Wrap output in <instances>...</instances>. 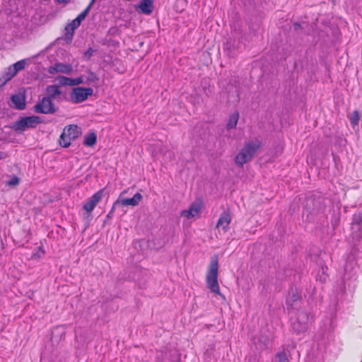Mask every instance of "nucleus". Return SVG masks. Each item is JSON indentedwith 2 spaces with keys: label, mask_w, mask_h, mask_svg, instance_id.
I'll list each match as a JSON object with an SVG mask.
<instances>
[{
  "label": "nucleus",
  "mask_w": 362,
  "mask_h": 362,
  "mask_svg": "<svg viewBox=\"0 0 362 362\" xmlns=\"http://www.w3.org/2000/svg\"><path fill=\"white\" fill-rule=\"evenodd\" d=\"M286 303L293 331L297 334L307 332L314 320L310 313L302 308L301 296H287Z\"/></svg>",
  "instance_id": "1"
},
{
  "label": "nucleus",
  "mask_w": 362,
  "mask_h": 362,
  "mask_svg": "<svg viewBox=\"0 0 362 362\" xmlns=\"http://www.w3.org/2000/svg\"><path fill=\"white\" fill-rule=\"evenodd\" d=\"M260 146L261 142L257 139L246 143L235 158L236 165L243 167L245 163L250 162Z\"/></svg>",
  "instance_id": "2"
},
{
  "label": "nucleus",
  "mask_w": 362,
  "mask_h": 362,
  "mask_svg": "<svg viewBox=\"0 0 362 362\" xmlns=\"http://www.w3.org/2000/svg\"><path fill=\"white\" fill-rule=\"evenodd\" d=\"M358 270L357 263L355 260H350L346 263L344 271V280L343 287L341 288L342 293H352L354 292L356 287L355 281L356 279V274Z\"/></svg>",
  "instance_id": "3"
},
{
  "label": "nucleus",
  "mask_w": 362,
  "mask_h": 362,
  "mask_svg": "<svg viewBox=\"0 0 362 362\" xmlns=\"http://www.w3.org/2000/svg\"><path fill=\"white\" fill-rule=\"evenodd\" d=\"M218 259L217 256L211 257L206 274L207 287L214 294H221L218 283Z\"/></svg>",
  "instance_id": "4"
},
{
  "label": "nucleus",
  "mask_w": 362,
  "mask_h": 362,
  "mask_svg": "<svg viewBox=\"0 0 362 362\" xmlns=\"http://www.w3.org/2000/svg\"><path fill=\"white\" fill-rule=\"evenodd\" d=\"M81 134L80 128L75 124H71L64 127L60 136L59 144L67 148L71 145L72 141L75 140Z\"/></svg>",
  "instance_id": "5"
},
{
  "label": "nucleus",
  "mask_w": 362,
  "mask_h": 362,
  "mask_svg": "<svg viewBox=\"0 0 362 362\" xmlns=\"http://www.w3.org/2000/svg\"><path fill=\"white\" fill-rule=\"evenodd\" d=\"M42 122V121L38 116L23 117L13 124V128L16 132H23L28 129L35 128L37 124Z\"/></svg>",
  "instance_id": "6"
},
{
  "label": "nucleus",
  "mask_w": 362,
  "mask_h": 362,
  "mask_svg": "<svg viewBox=\"0 0 362 362\" xmlns=\"http://www.w3.org/2000/svg\"><path fill=\"white\" fill-rule=\"evenodd\" d=\"M124 192H122L119 198L114 202L108 216L113 213L115 209L119 206H137L142 199V196L139 192L136 193L132 198H122V196Z\"/></svg>",
  "instance_id": "7"
},
{
  "label": "nucleus",
  "mask_w": 362,
  "mask_h": 362,
  "mask_svg": "<svg viewBox=\"0 0 362 362\" xmlns=\"http://www.w3.org/2000/svg\"><path fill=\"white\" fill-rule=\"evenodd\" d=\"M33 110L36 113L53 114L57 111L53 102L47 97H43L34 105Z\"/></svg>",
  "instance_id": "8"
},
{
  "label": "nucleus",
  "mask_w": 362,
  "mask_h": 362,
  "mask_svg": "<svg viewBox=\"0 0 362 362\" xmlns=\"http://www.w3.org/2000/svg\"><path fill=\"white\" fill-rule=\"evenodd\" d=\"M93 94V89L91 88L77 87L71 90L70 99L74 103H79L85 101L88 96H91Z\"/></svg>",
  "instance_id": "9"
},
{
  "label": "nucleus",
  "mask_w": 362,
  "mask_h": 362,
  "mask_svg": "<svg viewBox=\"0 0 362 362\" xmlns=\"http://www.w3.org/2000/svg\"><path fill=\"white\" fill-rule=\"evenodd\" d=\"M103 189H100L93 194L89 199L83 204V209L88 214L91 213L98 203L103 197Z\"/></svg>",
  "instance_id": "10"
},
{
  "label": "nucleus",
  "mask_w": 362,
  "mask_h": 362,
  "mask_svg": "<svg viewBox=\"0 0 362 362\" xmlns=\"http://www.w3.org/2000/svg\"><path fill=\"white\" fill-rule=\"evenodd\" d=\"M202 207V204L201 202H193L189 209L187 210H183L181 211L180 215L182 217H185L187 219L194 218L200 213L201 209Z\"/></svg>",
  "instance_id": "11"
},
{
  "label": "nucleus",
  "mask_w": 362,
  "mask_h": 362,
  "mask_svg": "<svg viewBox=\"0 0 362 362\" xmlns=\"http://www.w3.org/2000/svg\"><path fill=\"white\" fill-rule=\"evenodd\" d=\"M72 71L73 67L71 64H63L60 62L55 63L53 66H49L48 69V72L50 74H55L57 73L69 74L72 72Z\"/></svg>",
  "instance_id": "12"
},
{
  "label": "nucleus",
  "mask_w": 362,
  "mask_h": 362,
  "mask_svg": "<svg viewBox=\"0 0 362 362\" xmlns=\"http://www.w3.org/2000/svg\"><path fill=\"white\" fill-rule=\"evenodd\" d=\"M232 221V217L228 211H224L220 215V217L216 223L217 228H221L224 232L229 229V225Z\"/></svg>",
  "instance_id": "13"
},
{
  "label": "nucleus",
  "mask_w": 362,
  "mask_h": 362,
  "mask_svg": "<svg viewBox=\"0 0 362 362\" xmlns=\"http://www.w3.org/2000/svg\"><path fill=\"white\" fill-rule=\"evenodd\" d=\"M46 93L47 94V98L52 101L53 100H57L58 101L62 100V90L58 86L56 85H49L46 88Z\"/></svg>",
  "instance_id": "14"
},
{
  "label": "nucleus",
  "mask_w": 362,
  "mask_h": 362,
  "mask_svg": "<svg viewBox=\"0 0 362 362\" xmlns=\"http://www.w3.org/2000/svg\"><path fill=\"white\" fill-rule=\"evenodd\" d=\"M59 83L62 86H74L83 83L82 76L77 78H69L66 76H59L57 78Z\"/></svg>",
  "instance_id": "15"
},
{
  "label": "nucleus",
  "mask_w": 362,
  "mask_h": 362,
  "mask_svg": "<svg viewBox=\"0 0 362 362\" xmlns=\"http://www.w3.org/2000/svg\"><path fill=\"white\" fill-rule=\"evenodd\" d=\"M11 100L16 109L22 110L25 108V98L23 95L21 93L13 95Z\"/></svg>",
  "instance_id": "16"
},
{
  "label": "nucleus",
  "mask_w": 362,
  "mask_h": 362,
  "mask_svg": "<svg viewBox=\"0 0 362 362\" xmlns=\"http://www.w3.org/2000/svg\"><path fill=\"white\" fill-rule=\"evenodd\" d=\"M291 354L288 350L283 349L276 353L272 362H290Z\"/></svg>",
  "instance_id": "17"
},
{
  "label": "nucleus",
  "mask_w": 362,
  "mask_h": 362,
  "mask_svg": "<svg viewBox=\"0 0 362 362\" xmlns=\"http://www.w3.org/2000/svg\"><path fill=\"white\" fill-rule=\"evenodd\" d=\"M137 8L142 13L151 14L153 10V0H141Z\"/></svg>",
  "instance_id": "18"
},
{
  "label": "nucleus",
  "mask_w": 362,
  "mask_h": 362,
  "mask_svg": "<svg viewBox=\"0 0 362 362\" xmlns=\"http://www.w3.org/2000/svg\"><path fill=\"white\" fill-rule=\"evenodd\" d=\"M80 23L78 21L74 19L71 23H69L65 28L66 35H69L70 37H72L74 31L80 26Z\"/></svg>",
  "instance_id": "19"
},
{
  "label": "nucleus",
  "mask_w": 362,
  "mask_h": 362,
  "mask_svg": "<svg viewBox=\"0 0 362 362\" xmlns=\"http://www.w3.org/2000/svg\"><path fill=\"white\" fill-rule=\"evenodd\" d=\"M97 135L94 132H90L84 136L83 144L86 146L91 147L96 144Z\"/></svg>",
  "instance_id": "20"
},
{
  "label": "nucleus",
  "mask_w": 362,
  "mask_h": 362,
  "mask_svg": "<svg viewBox=\"0 0 362 362\" xmlns=\"http://www.w3.org/2000/svg\"><path fill=\"white\" fill-rule=\"evenodd\" d=\"M238 119L239 113L238 112H234L231 114L227 124V129H230L235 128Z\"/></svg>",
  "instance_id": "21"
},
{
  "label": "nucleus",
  "mask_w": 362,
  "mask_h": 362,
  "mask_svg": "<svg viewBox=\"0 0 362 362\" xmlns=\"http://www.w3.org/2000/svg\"><path fill=\"white\" fill-rule=\"evenodd\" d=\"M361 214H354L353 216V221H352V230L355 232L356 230H361Z\"/></svg>",
  "instance_id": "22"
},
{
  "label": "nucleus",
  "mask_w": 362,
  "mask_h": 362,
  "mask_svg": "<svg viewBox=\"0 0 362 362\" xmlns=\"http://www.w3.org/2000/svg\"><path fill=\"white\" fill-rule=\"evenodd\" d=\"M14 74L23 70L25 66V61L24 59L20 60L12 65Z\"/></svg>",
  "instance_id": "23"
},
{
  "label": "nucleus",
  "mask_w": 362,
  "mask_h": 362,
  "mask_svg": "<svg viewBox=\"0 0 362 362\" xmlns=\"http://www.w3.org/2000/svg\"><path fill=\"white\" fill-rule=\"evenodd\" d=\"M16 74H14V70L13 69V66H10L5 72L4 78L6 81L11 80L13 76H15Z\"/></svg>",
  "instance_id": "24"
},
{
  "label": "nucleus",
  "mask_w": 362,
  "mask_h": 362,
  "mask_svg": "<svg viewBox=\"0 0 362 362\" xmlns=\"http://www.w3.org/2000/svg\"><path fill=\"white\" fill-rule=\"evenodd\" d=\"M91 6L92 5H90V4L89 6L75 18V20L78 21V22L80 24L81 23V22L85 19V18L88 15V13L89 12V9Z\"/></svg>",
  "instance_id": "25"
},
{
  "label": "nucleus",
  "mask_w": 362,
  "mask_h": 362,
  "mask_svg": "<svg viewBox=\"0 0 362 362\" xmlns=\"http://www.w3.org/2000/svg\"><path fill=\"white\" fill-rule=\"evenodd\" d=\"M359 113L358 111H354L350 117L351 124L354 126L357 125L359 122Z\"/></svg>",
  "instance_id": "26"
},
{
  "label": "nucleus",
  "mask_w": 362,
  "mask_h": 362,
  "mask_svg": "<svg viewBox=\"0 0 362 362\" xmlns=\"http://www.w3.org/2000/svg\"><path fill=\"white\" fill-rule=\"evenodd\" d=\"M19 183V178L16 176H13L10 180L7 182L9 186H16Z\"/></svg>",
  "instance_id": "27"
},
{
  "label": "nucleus",
  "mask_w": 362,
  "mask_h": 362,
  "mask_svg": "<svg viewBox=\"0 0 362 362\" xmlns=\"http://www.w3.org/2000/svg\"><path fill=\"white\" fill-rule=\"evenodd\" d=\"M327 269V267H326V268H324V267H322V276H321L320 277V281H326L327 275H326V274H325V269Z\"/></svg>",
  "instance_id": "28"
},
{
  "label": "nucleus",
  "mask_w": 362,
  "mask_h": 362,
  "mask_svg": "<svg viewBox=\"0 0 362 362\" xmlns=\"http://www.w3.org/2000/svg\"><path fill=\"white\" fill-rule=\"evenodd\" d=\"M71 0H55L56 2L59 3V4H67Z\"/></svg>",
  "instance_id": "29"
},
{
  "label": "nucleus",
  "mask_w": 362,
  "mask_h": 362,
  "mask_svg": "<svg viewBox=\"0 0 362 362\" xmlns=\"http://www.w3.org/2000/svg\"><path fill=\"white\" fill-rule=\"evenodd\" d=\"M7 157V155L4 152L0 151V160L4 159Z\"/></svg>",
  "instance_id": "30"
},
{
  "label": "nucleus",
  "mask_w": 362,
  "mask_h": 362,
  "mask_svg": "<svg viewBox=\"0 0 362 362\" xmlns=\"http://www.w3.org/2000/svg\"><path fill=\"white\" fill-rule=\"evenodd\" d=\"M95 79H97L96 76L94 74L91 73L90 77L88 78V80L90 81H93Z\"/></svg>",
  "instance_id": "31"
},
{
  "label": "nucleus",
  "mask_w": 362,
  "mask_h": 362,
  "mask_svg": "<svg viewBox=\"0 0 362 362\" xmlns=\"http://www.w3.org/2000/svg\"><path fill=\"white\" fill-rule=\"evenodd\" d=\"M300 28V24L299 23H294L293 24V28L294 30H297Z\"/></svg>",
  "instance_id": "32"
},
{
  "label": "nucleus",
  "mask_w": 362,
  "mask_h": 362,
  "mask_svg": "<svg viewBox=\"0 0 362 362\" xmlns=\"http://www.w3.org/2000/svg\"><path fill=\"white\" fill-rule=\"evenodd\" d=\"M85 55H86V56H88V57L91 56V55H92V50H91V49H90L89 50H88V51L85 53Z\"/></svg>",
  "instance_id": "33"
},
{
  "label": "nucleus",
  "mask_w": 362,
  "mask_h": 362,
  "mask_svg": "<svg viewBox=\"0 0 362 362\" xmlns=\"http://www.w3.org/2000/svg\"><path fill=\"white\" fill-rule=\"evenodd\" d=\"M356 236L362 237V232L361 233L360 235H356Z\"/></svg>",
  "instance_id": "34"
},
{
  "label": "nucleus",
  "mask_w": 362,
  "mask_h": 362,
  "mask_svg": "<svg viewBox=\"0 0 362 362\" xmlns=\"http://www.w3.org/2000/svg\"><path fill=\"white\" fill-rule=\"evenodd\" d=\"M95 1V0H92L91 2H90V5H92L94 3Z\"/></svg>",
  "instance_id": "35"
}]
</instances>
